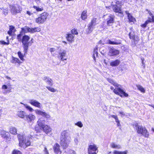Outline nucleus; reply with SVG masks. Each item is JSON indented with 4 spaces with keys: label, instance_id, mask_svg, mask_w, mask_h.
Segmentation results:
<instances>
[{
    "label": "nucleus",
    "instance_id": "54",
    "mask_svg": "<svg viewBox=\"0 0 154 154\" xmlns=\"http://www.w3.org/2000/svg\"><path fill=\"white\" fill-rule=\"evenodd\" d=\"M128 153V151L126 150L124 151H121V154H127Z\"/></svg>",
    "mask_w": 154,
    "mask_h": 154
},
{
    "label": "nucleus",
    "instance_id": "7",
    "mask_svg": "<svg viewBox=\"0 0 154 154\" xmlns=\"http://www.w3.org/2000/svg\"><path fill=\"white\" fill-rule=\"evenodd\" d=\"M96 20L97 18H94L88 24V28L86 29V32L87 34L91 33L94 29V26L97 24Z\"/></svg>",
    "mask_w": 154,
    "mask_h": 154
},
{
    "label": "nucleus",
    "instance_id": "23",
    "mask_svg": "<svg viewBox=\"0 0 154 154\" xmlns=\"http://www.w3.org/2000/svg\"><path fill=\"white\" fill-rule=\"evenodd\" d=\"M28 29L29 32L31 33H34L36 32H39L41 30L40 28L39 27H35L34 28H29V29Z\"/></svg>",
    "mask_w": 154,
    "mask_h": 154
},
{
    "label": "nucleus",
    "instance_id": "33",
    "mask_svg": "<svg viewBox=\"0 0 154 154\" xmlns=\"http://www.w3.org/2000/svg\"><path fill=\"white\" fill-rule=\"evenodd\" d=\"M10 133L13 134H16L17 133V129L15 127H12L10 128Z\"/></svg>",
    "mask_w": 154,
    "mask_h": 154
},
{
    "label": "nucleus",
    "instance_id": "44",
    "mask_svg": "<svg viewBox=\"0 0 154 154\" xmlns=\"http://www.w3.org/2000/svg\"><path fill=\"white\" fill-rule=\"evenodd\" d=\"M71 32L72 34H75V35H77L78 34V32L77 31V30L76 29H72L71 31Z\"/></svg>",
    "mask_w": 154,
    "mask_h": 154
},
{
    "label": "nucleus",
    "instance_id": "36",
    "mask_svg": "<svg viewBox=\"0 0 154 154\" xmlns=\"http://www.w3.org/2000/svg\"><path fill=\"white\" fill-rule=\"evenodd\" d=\"M0 9L1 10H2L3 11V13L4 14L5 16L7 15L8 14V10L7 8H4L3 7L2 8H0Z\"/></svg>",
    "mask_w": 154,
    "mask_h": 154
},
{
    "label": "nucleus",
    "instance_id": "34",
    "mask_svg": "<svg viewBox=\"0 0 154 154\" xmlns=\"http://www.w3.org/2000/svg\"><path fill=\"white\" fill-rule=\"evenodd\" d=\"M137 89L143 93L145 92V90L144 89L141 85H137L136 86Z\"/></svg>",
    "mask_w": 154,
    "mask_h": 154
},
{
    "label": "nucleus",
    "instance_id": "20",
    "mask_svg": "<svg viewBox=\"0 0 154 154\" xmlns=\"http://www.w3.org/2000/svg\"><path fill=\"white\" fill-rule=\"evenodd\" d=\"M129 36L130 39H132L134 42L138 40L137 36H136L134 32L131 31L129 34Z\"/></svg>",
    "mask_w": 154,
    "mask_h": 154
},
{
    "label": "nucleus",
    "instance_id": "49",
    "mask_svg": "<svg viewBox=\"0 0 154 154\" xmlns=\"http://www.w3.org/2000/svg\"><path fill=\"white\" fill-rule=\"evenodd\" d=\"M98 53L97 52V49L96 48L94 50L93 52V54H95V56H97Z\"/></svg>",
    "mask_w": 154,
    "mask_h": 154
},
{
    "label": "nucleus",
    "instance_id": "58",
    "mask_svg": "<svg viewBox=\"0 0 154 154\" xmlns=\"http://www.w3.org/2000/svg\"><path fill=\"white\" fill-rule=\"evenodd\" d=\"M95 54H93V57L94 59V60L95 62H96V59L95 58Z\"/></svg>",
    "mask_w": 154,
    "mask_h": 154
},
{
    "label": "nucleus",
    "instance_id": "56",
    "mask_svg": "<svg viewBox=\"0 0 154 154\" xmlns=\"http://www.w3.org/2000/svg\"><path fill=\"white\" fill-rule=\"evenodd\" d=\"M13 32L12 31H10V30H9L8 32V33L10 35H12V32Z\"/></svg>",
    "mask_w": 154,
    "mask_h": 154
},
{
    "label": "nucleus",
    "instance_id": "60",
    "mask_svg": "<svg viewBox=\"0 0 154 154\" xmlns=\"http://www.w3.org/2000/svg\"><path fill=\"white\" fill-rule=\"evenodd\" d=\"M115 120H116V122L117 123H118L119 122V121L118 118L116 119Z\"/></svg>",
    "mask_w": 154,
    "mask_h": 154
},
{
    "label": "nucleus",
    "instance_id": "10",
    "mask_svg": "<svg viewBox=\"0 0 154 154\" xmlns=\"http://www.w3.org/2000/svg\"><path fill=\"white\" fill-rule=\"evenodd\" d=\"M120 53L119 51L113 47L109 46L108 47V55L110 57L116 56Z\"/></svg>",
    "mask_w": 154,
    "mask_h": 154
},
{
    "label": "nucleus",
    "instance_id": "50",
    "mask_svg": "<svg viewBox=\"0 0 154 154\" xmlns=\"http://www.w3.org/2000/svg\"><path fill=\"white\" fill-rule=\"evenodd\" d=\"M44 152L45 154H49L48 151L47 150V149L46 146H45L44 147Z\"/></svg>",
    "mask_w": 154,
    "mask_h": 154
},
{
    "label": "nucleus",
    "instance_id": "40",
    "mask_svg": "<svg viewBox=\"0 0 154 154\" xmlns=\"http://www.w3.org/2000/svg\"><path fill=\"white\" fill-rule=\"evenodd\" d=\"M23 34L22 32H20V33L17 36V39L19 42H20L22 41L21 37L23 35Z\"/></svg>",
    "mask_w": 154,
    "mask_h": 154
},
{
    "label": "nucleus",
    "instance_id": "26",
    "mask_svg": "<svg viewBox=\"0 0 154 154\" xmlns=\"http://www.w3.org/2000/svg\"><path fill=\"white\" fill-rule=\"evenodd\" d=\"M111 147L113 148L119 149L122 148V146L120 145L116 144L115 143H112L110 145Z\"/></svg>",
    "mask_w": 154,
    "mask_h": 154
},
{
    "label": "nucleus",
    "instance_id": "52",
    "mask_svg": "<svg viewBox=\"0 0 154 154\" xmlns=\"http://www.w3.org/2000/svg\"><path fill=\"white\" fill-rule=\"evenodd\" d=\"M69 154H76L75 152L73 150H70L69 151Z\"/></svg>",
    "mask_w": 154,
    "mask_h": 154
},
{
    "label": "nucleus",
    "instance_id": "11",
    "mask_svg": "<svg viewBox=\"0 0 154 154\" xmlns=\"http://www.w3.org/2000/svg\"><path fill=\"white\" fill-rule=\"evenodd\" d=\"M103 17H106V20L107 21V25L110 26L114 22L115 16L114 15L111 14H108L107 15H104Z\"/></svg>",
    "mask_w": 154,
    "mask_h": 154
},
{
    "label": "nucleus",
    "instance_id": "30",
    "mask_svg": "<svg viewBox=\"0 0 154 154\" xmlns=\"http://www.w3.org/2000/svg\"><path fill=\"white\" fill-rule=\"evenodd\" d=\"M87 11L86 10H84L82 12L81 15V17L83 20H84L86 19L87 17Z\"/></svg>",
    "mask_w": 154,
    "mask_h": 154
},
{
    "label": "nucleus",
    "instance_id": "39",
    "mask_svg": "<svg viewBox=\"0 0 154 154\" xmlns=\"http://www.w3.org/2000/svg\"><path fill=\"white\" fill-rule=\"evenodd\" d=\"M128 17L130 22H134L135 20V19L131 14H129V15H128Z\"/></svg>",
    "mask_w": 154,
    "mask_h": 154
},
{
    "label": "nucleus",
    "instance_id": "51",
    "mask_svg": "<svg viewBox=\"0 0 154 154\" xmlns=\"http://www.w3.org/2000/svg\"><path fill=\"white\" fill-rule=\"evenodd\" d=\"M114 154H121V151L114 150L113 152Z\"/></svg>",
    "mask_w": 154,
    "mask_h": 154
},
{
    "label": "nucleus",
    "instance_id": "28",
    "mask_svg": "<svg viewBox=\"0 0 154 154\" xmlns=\"http://www.w3.org/2000/svg\"><path fill=\"white\" fill-rule=\"evenodd\" d=\"M120 61L117 59L114 61L111 62L110 63V65L112 66H118L120 63Z\"/></svg>",
    "mask_w": 154,
    "mask_h": 154
},
{
    "label": "nucleus",
    "instance_id": "14",
    "mask_svg": "<svg viewBox=\"0 0 154 154\" xmlns=\"http://www.w3.org/2000/svg\"><path fill=\"white\" fill-rule=\"evenodd\" d=\"M35 113L37 115L41 116L47 119H49L51 117L50 116L49 114L40 110L36 109L35 110Z\"/></svg>",
    "mask_w": 154,
    "mask_h": 154
},
{
    "label": "nucleus",
    "instance_id": "43",
    "mask_svg": "<svg viewBox=\"0 0 154 154\" xmlns=\"http://www.w3.org/2000/svg\"><path fill=\"white\" fill-rule=\"evenodd\" d=\"M18 61V59L13 57L12 60L11 62L13 63H16Z\"/></svg>",
    "mask_w": 154,
    "mask_h": 154
},
{
    "label": "nucleus",
    "instance_id": "6",
    "mask_svg": "<svg viewBox=\"0 0 154 154\" xmlns=\"http://www.w3.org/2000/svg\"><path fill=\"white\" fill-rule=\"evenodd\" d=\"M48 14L46 12H44L40 14V16L35 18V22L38 24L43 23L46 20Z\"/></svg>",
    "mask_w": 154,
    "mask_h": 154
},
{
    "label": "nucleus",
    "instance_id": "15",
    "mask_svg": "<svg viewBox=\"0 0 154 154\" xmlns=\"http://www.w3.org/2000/svg\"><path fill=\"white\" fill-rule=\"evenodd\" d=\"M107 44L111 45H120L122 44V41L120 39L113 38L112 40H108Z\"/></svg>",
    "mask_w": 154,
    "mask_h": 154
},
{
    "label": "nucleus",
    "instance_id": "1",
    "mask_svg": "<svg viewBox=\"0 0 154 154\" xmlns=\"http://www.w3.org/2000/svg\"><path fill=\"white\" fill-rule=\"evenodd\" d=\"M60 143L63 149H66L68 146L71 138L69 132L68 130H64L61 133Z\"/></svg>",
    "mask_w": 154,
    "mask_h": 154
},
{
    "label": "nucleus",
    "instance_id": "3",
    "mask_svg": "<svg viewBox=\"0 0 154 154\" xmlns=\"http://www.w3.org/2000/svg\"><path fill=\"white\" fill-rule=\"evenodd\" d=\"M133 127L137 133L141 134L145 137H148L149 133L145 127L139 125L137 123L133 124Z\"/></svg>",
    "mask_w": 154,
    "mask_h": 154
},
{
    "label": "nucleus",
    "instance_id": "5",
    "mask_svg": "<svg viewBox=\"0 0 154 154\" xmlns=\"http://www.w3.org/2000/svg\"><path fill=\"white\" fill-rule=\"evenodd\" d=\"M30 38L29 36L25 35L23 36L21 42L23 44L25 54L27 52L29 46H30L31 45V44L29 45L30 42H28Z\"/></svg>",
    "mask_w": 154,
    "mask_h": 154
},
{
    "label": "nucleus",
    "instance_id": "35",
    "mask_svg": "<svg viewBox=\"0 0 154 154\" xmlns=\"http://www.w3.org/2000/svg\"><path fill=\"white\" fill-rule=\"evenodd\" d=\"M46 88L48 89V90L52 92H55L57 91V90L50 87L46 86Z\"/></svg>",
    "mask_w": 154,
    "mask_h": 154
},
{
    "label": "nucleus",
    "instance_id": "21",
    "mask_svg": "<svg viewBox=\"0 0 154 154\" xmlns=\"http://www.w3.org/2000/svg\"><path fill=\"white\" fill-rule=\"evenodd\" d=\"M45 120L44 118L41 117L38 119L37 124L39 127L42 128L45 125Z\"/></svg>",
    "mask_w": 154,
    "mask_h": 154
},
{
    "label": "nucleus",
    "instance_id": "64",
    "mask_svg": "<svg viewBox=\"0 0 154 154\" xmlns=\"http://www.w3.org/2000/svg\"><path fill=\"white\" fill-rule=\"evenodd\" d=\"M120 5L119 3V1H117L116 2V4L115 5Z\"/></svg>",
    "mask_w": 154,
    "mask_h": 154
},
{
    "label": "nucleus",
    "instance_id": "42",
    "mask_svg": "<svg viewBox=\"0 0 154 154\" xmlns=\"http://www.w3.org/2000/svg\"><path fill=\"white\" fill-rule=\"evenodd\" d=\"M75 125H77L80 128H82L83 126V124L81 122H78L75 124Z\"/></svg>",
    "mask_w": 154,
    "mask_h": 154
},
{
    "label": "nucleus",
    "instance_id": "32",
    "mask_svg": "<svg viewBox=\"0 0 154 154\" xmlns=\"http://www.w3.org/2000/svg\"><path fill=\"white\" fill-rule=\"evenodd\" d=\"M49 51L51 53V54L53 56H55L57 54L55 52L56 51V49L55 48H51L49 49Z\"/></svg>",
    "mask_w": 154,
    "mask_h": 154
},
{
    "label": "nucleus",
    "instance_id": "59",
    "mask_svg": "<svg viewBox=\"0 0 154 154\" xmlns=\"http://www.w3.org/2000/svg\"><path fill=\"white\" fill-rule=\"evenodd\" d=\"M142 66H143V68H144L145 67V63H144L143 61H142Z\"/></svg>",
    "mask_w": 154,
    "mask_h": 154
},
{
    "label": "nucleus",
    "instance_id": "48",
    "mask_svg": "<svg viewBox=\"0 0 154 154\" xmlns=\"http://www.w3.org/2000/svg\"><path fill=\"white\" fill-rule=\"evenodd\" d=\"M74 141L75 144L76 145H77L79 142L78 139L77 138H75Z\"/></svg>",
    "mask_w": 154,
    "mask_h": 154
},
{
    "label": "nucleus",
    "instance_id": "13",
    "mask_svg": "<svg viewBox=\"0 0 154 154\" xmlns=\"http://www.w3.org/2000/svg\"><path fill=\"white\" fill-rule=\"evenodd\" d=\"M97 148L95 145H90L88 148V154H97L98 152Z\"/></svg>",
    "mask_w": 154,
    "mask_h": 154
},
{
    "label": "nucleus",
    "instance_id": "46",
    "mask_svg": "<svg viewBox=\"0 0 154 154\" xmlns=\"http://www.w3.org/2000/svg\"><path fill=\"white\" fill-rule=\"evenodd\" d=\"M9 30L12 32H15L16 30L14 29V27L13 26H10Z\"/></svg>",
    "mask_w": 154,
    "mask_h": 154
},
{
    "label": "nucleus",
    "instance_id": "57",
    "mask_svg": "<svg viewBox=\"0 0 154 154\" xmlns=\"http://www.w3.org/2000/svg\"><path fill=\"white\" fill-rule=\"evenodd\" d=\"M27 14H28L29 16L31 15L32 14V13H31L30 11H27Z\"/></svg>",
    "mask_w": 154,
    "mask_h": 154
},
{
    "label": "nucleus",
    "instance_id": "18",
    "mask_svg": "<svg viewBox=\"0 0 154 154\" xmlns=\"http://www.w3.org/2000/svg\"><path fill=\"white\" fill-rule=\"evenodd\" d=\"M26 119L28 122H31L32 121L34 120L36 118L35 116L32 114L25 116Z\"/></svg>",
    "mask_w": 154,
    "mask_h": 154
},
{
    "label": "nucleus",
    "instance_id": "62",
    "mask_svg": "<svg viewBox=\"0 0 154 154\" xmlns=\"http://www.w3.org/2000/svg\"><path fill=\"white\" fill-rule=\"evenodd\" d=\"M126 14L127 15V16L129 15V14H131L129 13L128 11H125Z\"/></svg>",
    "mask_w": 154,
    "mask_h": 154
},
{
    "label": "nucleus",
    "instance_id": "31",
    "mask_svg": "<svg viewBox=\"0 0 154 154\" xmlns=\"http://www.w3.org/2000/svg\"><path fill=\"white\" fill-rule=\"evenodd\" d=\"M28 29H29V28L27 27V26H26L22 28H21V31L20 32H22V33H27V32H29Z\"/></svg>",
    "mask_w": 154,
    "mask_h": 154
},
{
    "label": "nucleus",
    "instance_id": "19",
    "mask_svg": "<svg viewBox=\"0 0 154 154\" xmlns=\"http://www.w3.org/2000/svg\"><path fill=\"white\" fill-rule=\"evenodd\" d=\"M43 80L51 86L53 85V82L52 79L49 77L45 76L42 78Z\"/></svg>",
    "mask_w": 154,
    "mask_h": 154
},
{
    "label": "nucleus",
    "instance_id": "47",
    "mask_svg": "<svg viewBox=\"0 0 154 154\" xmlns=\"http://www.w3.org/2000/svg\"><path fill=\"white\" fill-rule=\"evenodd\" d=\"M13 154H21V153L19 151L14 150L13 152Z\"/></svg>",
    "mask_w": 154,
    "mask_h": 154
},
{
    "label": "nucleus",
    "instance_id": "29",
    "mask_svg": "<svg viewBox=\"0 0 154 154\" xmlns=\"http://www.w3.org/2000/svg\"><path fill=\"white\" fill-rule=\"evenodd\" d=\"M0 134L2 137L4 138H7L9 134L8 132H6L5 131L2 130H0Z\"/></svg>",
    "mask_w": 154,
    "mask_h": 154
},
{
    "label": "nucleus",
    "instance_id": "27",
    "mask_svg": "<svg viewBox=\"0 0 154 154\" xmlns=\"http://www.w3.org/2000/svg\"><path fill=\"white\" fill-rule=\"evenodd\" d=\"M25 113L23 111H18L17 113V115L22 118H23L25 117Z\"/></svg>",
    "mask_w": 154,
    "mask_h": 154
},
{
    "label": "nucleus",
    "instance_id": "16",
    "mask_svg": "<svg viewBox=\"0 0 154 154\" xmlns=\"http://www.w3.org/2000/svg\"><path fill=\"white\" fill-rule=\"evenodd\" d=\"M29 103L32 105L39 108H41V104L36 100L32 99L29 100Z\"/></svg>",
    "mask_w": 154,
    "mask_h": 154
},
{
    "label": "nucleus",
    "instance_id": "2",
    "mask_svg": "<svg viewBox=\"0 0 154 154\" xmlns=\"http://www.w3.org/2000/svg\"><path fill=\"white\" fill-rule=\"evenodd\" d=\"M107 79L109 82L117 87L114 90V91H113V92L115 94L119 95L122 97L123 96L122 95L125 97H128V94L126 93L121 88V85L115 82L113 79H111L110 78H108Z\"/></svg>",
    "mask_w": 154,
    "mask_h": 154
},
{
    "label": "nucleus",
    "instance_id": "63",
    "mask_svg": "<svg viewBox=\"0 0 154 154\" xmlns=\"http://www.w3.org/2000/svg\"><path fill=\"white\" fill-rule=\"evenodd\" d=\"M119 113L120 114L122 115H125V114H124V113L123 112H119Z\"/></svg>",
    "mask_w": 154,
    "mask_h": 154
},
{
    "label": "nucleus",
    "instance_id": "55",
    "mask_svg": "<svg viewBox=\"0 0 154 154\" xmlns=\"http://www.w3.org/2000/svg\"><path fill=\"white\" fill-rule=\"evenodd\" d=\"M111 117L114 118L115 120L118 118L117 116L116 115H112L111 116Z\"/></svg>",
    "mask_w": 154,
    "mask_h": 154
},
{
    "label": "nucleus",
    "instance_id": "4",
    "mask_svg": "<svg viewBox=\"0 0 154 154\" xmlns=\"http://www.w3.org/2000/svg\"><path fill=\"white\" fill-rule=\"evenodd\" d=\"M17 137L20 146L25 148L30 145L31 142L29 138H26L24 135L21 134H18Z\"/></svg>",
    "mask_w": 154,
    "mask_h": 154
},
{
    "label": "nucleus",
    "instance_id": "38",
    "mask_svg": "<svg viewBox=\"0 0 154 154\" xmlns=\"http://www.w3.org/2000/svg\"><path fill=\"white\" fill-rule=\"evenodd\" d=\"M19 57L20 58V59L22 61H23L24 60V58H23L24 56L22 54V53L20 51H19L17 53Z\"/></svg>",
    "mask_w": 154,
    "mask_h": 154
},
{
    "label": "nucleus",
    "instance_id": "9",
    "mask_svg": "<svg viewBox=\"0 0 154 154\" xmlns=\"http://www.w3.org/2000/svg\"><path fill=\"white\" fill-rule=\"evenodd\" d=\"M146 10L148 12V13L151 17H149L148 19L145 21V23L141 25V26L143 28L146 27L149 23L154 22V16L151 12L148 9H146Z\"/></svg>",
    "mask_w": 154,
    "mask_h": 154
},
{
    "label": "nucleus",
    "instance_id": "22",
    "mask_svg": "<svg viewBox=\"0 0 154 154\" xmlns=\"http://www.w3.org/2000/svg\"><path fill=\"white\" fill-rule=\"evenodd\" d=\"M60 146L58 143H56L54 146V151L57 154H61V151L60 149Z\"/></svg>",
    "mask_w": 154,
    "mask_h": 154
},
{
    "label": "nucleus",
    "instance_id": "17",
    "mask_svg": "<svg viewBox=\"0 0 154 154\" xmlns=\"http://www.w3.org/2000/svg\"><path fill=\"white\" fill-rule=\"evenodd\" d=\"M112 8L113 11L115 12L119 13L121 14H123V12L121 9V5H113Z\"/></svg>",
    "mask_w": 154,
    "mask_h": 154
},
{
    "label": "nucleus",
    "instance_id": "12",
    "mask_svg": "<svg viewBox=\"0 0 154 154\" xmlns=\"http://www.w3.org/2000/svg\"><path fill=\"white\" fill-rule=\"evenodd\" d=\"M66 55V51L64 49H60L58 52V57L60 59V61H63L67 60Z\"/></svg>",
    "mask_w": 154,
    "mask_h": 154
},
{
    "label": "nucleus",
    "instance_id": "45",
    "mask_svg": "<svg viewBox=\"0 0 154 154\" xmlns=\"http://www.w3.org/2000/svg\"><path fill=\"white\" fill-rule=\"evenodd\" d=\"M0 43L4 45H8L9 44V42H5L3 41H0Z\"/></svg>",
    "mask_w": 154,
    "mask_h": 154
},
{
    "label": "nucleus",
    "instance_id": "25",
    "mask_svg": "<svg viewBox=\"0 0 154 154\" xmlns=\"http://www.w3.org/2000/svg\"><path fill=\"white\" fill-rule=\"evenodd\" d=\"M74 35L72 34H67L66 38L68 41L72 42L74 39Z\"/></svg>",
    "mask_w": 154,
    "mask_h": 154
},
{
    "label": "nucleus",
    "instance_id": "37",
    "mask_svg": "<svg viewBox=\"0 0 154 154\" xmlns=\"http://www.w3.org/2000/svg\"><path fill=\"white\" fill-rule=\"evenodd\" d=\"M24 107L30 112H32L34 111V110L30 106L27 105V104H24Z\"/></svg>",
    "mask_w": 154,
    "mask_h": 154
},
{
    "label": "nucleus",
    "instance_id": "41",
    "mask_svg": "<svg viewBox=\"0 0 154 154\" xmlns=\"http://www.w3.org/2000/svg\"><path fill=\"white\" fill-rule=\"evenodd\" d=\"M33 8L35 9L36 11H42L43 10V8H40L38 7L34 6Z\"/></svg>",
    "mask_w": 154,
    "mask_h": 154
},
{
    "label": "nucleus",
    "instance_id": "53",
    "mask_svg": "<svg viewBox=\"0 0 154 154\" xmlns=\"http://www.w3.org/2000/svg\"><path fill=\"white\" fill-rule=\"evenodd\" d=\"M8 88L7 86L6 85H3L2 87V88L3 89H7Z\"/></svg>",
    "mask_w": 154,
    "mask_h": 154
},
{
    "label": "nucleus",
    "instance_id": "8",
    "mask_svg": "<svg viewBox=\"0 0 154 154\" xmlns=\"http://www.w3.org/2000/svg\"><path fill=\"white\" fill-rule=\"evenodd\" d=\"M10 8L11 13L14 15L20 13L22 10V8L17 4L10 5Z\"/></svg>",
    "mask_w": 154,
    "mask_h": 154
},
{
    "label": "nucleus",
    "instance_id": "61",
    "mask_svg": "<svg viewBox=\"0 0 154 154\" xmlns=\"http://www.w3.org/2000/svg\"><path fill=\"white\" fill-rule=\"evenodd\" d=\"M17 63H19V66L20 65V64L22 63V62L20 61V60L18 59V61L17 62Z\"/></svg>",
    "mask_w": 154,
    "mask_h": 154
},
{
    "label": "nucleus",
    "instance_id": "24",
    "mask_svg": "<svg viewBox=\"0 0 154 154\" xmlns=\"http://www.w3.org/2000/svg\"><path fill=\"white\" fill-rule=\"evenodd\" d=\"M42 128L43 129L44 131L46 134L48 133L51 131V128L47 125H45Z\"/></svg>",
    "mask_w": 154,
    "mask_h": 154
}]
</instances>
